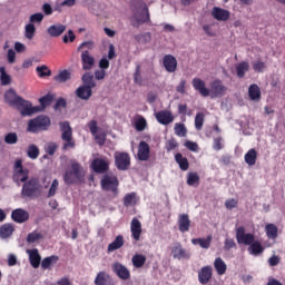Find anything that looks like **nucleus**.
Here are the masks:
<instances>
[{
	"label": "nucleus",
	"mask_w": 285,
	"mask_h": 285,
	"mask_svg": "<svg viewBox=\"0 0 285 285\" xmlns=\"http://www.w3.org/2000/svg\"><path fill=\"white\" fill-rule=\"evenodd\" d=\"M146 118H139L136 120V130H138V132L146 130Z\"/></svg>",
	"instance_id": "0e129e2a"
},
{
	"label": "nucleus",
	"mask_w": 285,
	"mask_h": 285,
	"mask_svg": "<svg viewBox=\"0 0 285 285\" xmlns=\"http://www.w3.org/2000/svg\"><path fill=\"white\" fill-rule=\"evenodd\" d=\"M95 140L99 146H104L106 144V134H99L95 132L94 134Z\"/></svg>",
	"instance_id": "e2e57ef3"
},
{
	"label": "nucleus",
	"mask_w": 285,
	"mask_h": 285,
	"mask_svg": "<svg viewBox=\"0 0 285 285\" xmlns=\"http://www.w3.org/2000/svg\"><path fill=\"white\" fill-rule=\"evenodd\" d=\"M185 146L188 148V150H191V153H197L199 150V145L191 140H187Z\"/></svg>",
	"instance_id": "338daca9"
},
{
	"label": "nucleus",
	"mask_w": 285,
	"mask_h": 285,
	"mask_svg": "<svg viewBox=\"0 0 285 285\" xmlns=\"http://www.w3.org/2000/svg\"><path fill=\"white\" fill-rule=\"evenodd\" d=\"M82 82L87 88H95V76H92L90 72H87L82 76Z\"/></svg>",
	"instance_id": "de8ad7c7"
},
{
	"label": "nucleus",
	"mask_w": 285,
	"mask_h": 285,
	"mask_svg": "<svg viewBox=\"0 0 285 285\" xmlns=\"http://www.w3.org/2000/svg\"><path fill=\"white\" fill-rule=\"evenodd\" d=\"M36 72L40 79H43L46 77H51L52 75V71L46 65L38 66L36 68Z\"/></svg>",
	"instance_id": "a19ab883"
},
{
	"label": "nucleus",
	"mask_w": 285,
	"mask_h": 285,
	"mask_svg": "<svg viewBox=\"0 0 285 285\" xmlns=\"http://www.w3.org/2000/svg\"><path fill=\"white\" fill-rule=\"evenodd\" d=\"M174 259H190V253L181 246V243H175L171 247Z\"/></svg>",
	"instance_id": "2eb2a0df"
},
{
	"label": "nucleus",
	"mask_w": 285,
	"mask_h": 285,
	"mask_svg": "<svg viewBox=\"0 0 285 285\" xmlns=\"http://www.w3.org/2000/svg\"><path fill=\"white\" fill-rule=\"evenodd\" d=\"M214 268L217 275H226L228 266L226 265V262H224L222 257H217L214 261Z\"/></svg>",
	"instance_id": "7c9ffc66"
},
{
	"label": "nucleus",
	"mask_w": 285,
	"mask_h": 285,
	"mask_svg": "<svg viewBox=\"0 0 285 285\" xmlns=\"http://www.w3.org/2000/svg\"><path fill=\"white\" fill-rule=\"evenodd\" d=\"M137 158L139 161H148L150 159V145L148 142L144 140L139 142Z\"/></svg>",
	"instance_id": "f3484780"
},
{
	"label": "nucleus",
	"mask_w": 285,
	"mask_h": 285,
	"mask_svg": "<svg viewBox=\"0 0 285 285\" xmlns=\"http://www.w3.org/2000/svg\"><path fill=\"white\" fill-rule=\"evenodd\" d=\"M224 250L228 252L232 250V248H237V243H235L234 238L226 237L224 242Z\"/></svg>",
	"instance_id": "6e6d98bb"
},
{
	"label": "nucleus",
	"mask_w": 285,
	"mask_h": 285,
	"mask_svg": "<svg viewBox=\"0 0 285 285\" xmlns=\"http://www.w3.org/2000/svg\"><path fill=\"white\" fill-rule=\"evenodd\" d=\"M12 179L17 186L26 184V181L30 179V169L23 168V161H21V159L14 161Z\"/></svg>",
	"instance_id": "39448f33"
},
{
	"label": "nucleus",
	"mask_w": 285,
	"mask_h": 285,
	"mask_svg": "<svg viewBox=\"0 0 285 285\" xmlns=\"http://www.w3.org/2000/svg\"><path fill=\"white\" fill-rule=\"evenodd\" d=\"M140 8H142L141 12L137 11L134 14L132 26L134 28H139L141 23H146V21H150V13L148 12V7L146 3L140 2Z\"/></svg>",
	"instance_id": "9d476101"
},
{
	"label": "nucleus",
	"mask_w": 285,
	"mask_h": 285,
	"mask_svg": "<svg viewBox=\"0 0 285 285\" xmlns=\"http://www.w3.org/2000/svg\"><path fill=\"white\" fill-rule=\"evenodd\" d=\"M40 239H43V235L37 230L29 233L27 236L28 244H35L40 242Z\"/></svg>",
	"instance_id": "c03bdc74"
},
{
	"label": "nucleus",
	"mask_w": 285,
	"mask_h": 285,
	"mask_svg": "<svg viewBox=\"0 0 285 285\" xmlns=\"http://www.w3.org/2000/svg\"><path fill=\"white\" fill-rule=\"evenodd\" d=\"M82 70H92L95 67V56L89 50H83L80 56Z\"/></svg>",
	"instance_id": "dca6fc26"
},
{
	"label": "nucleus",
	"mask_w": 285,
	"mask_h": 285,
	"mask_svg": "<svg viewBox=\"0 0 285 285\" xmlns=\"http://www.w3.org/2000/svg\"><path fill=\"white\" fill-rule=\"evenodd\" d=\"M14 233V226L12 224H3L0 227V238L8 239Z\"/></svg>",
	"instance_id": "72a5a7b5"
},
{
	"label": "nucleus",
	"mask_w": 285,
	"mask_h": 285,
	"mask_svg": "<svg viewBox=\"0 0 285 285\" xmlns=\"http://www.w3.org/2000/svg\"><path fill=\"white\" fill-rule=\"evenodd\" d=\"M4 101H7V104H9V106L17 107L19 105V101H21V97L19 95H17V91H14L13 89H9L4 94Z\"/></svg>",
	"instance_id": "b1692460"
},
{
	"label": "nucleus",
	"mask_w": 285,
	"mask_h": 285,
	"mask_svg": "<svg viewBox=\"0 0 285 285\" xmlns=\"http://www.w3.org/2000/svg\"><path fill=\"white\" fill-rule=\"evenodd\" d=\"M212 17L216 21H228V19H230V11L222 9L220 7H214L212 9Z\"/></svg>",
	"instance_id": "aec40b11"
},
{
	"label": "nucleus",
	"mask_w": 285,
	"mask_h": 285,
	"mask_svg": "<svg viewBox=\"0 0 285 285\" xmlns=\"http://www.w3.org/2000/svg\"><path fill=\"white\" fill-rule=\"evenodd\" d=\"M122 202H124V206H126V208H129V206H136L137 202H138L137 193L132 191V193L125 195Z\"/></svg>",
	"instance_id": "e433bc0d"
},
{
	"label": "nucleus",
	"mask_w": 285,
	"mask_h": 285,
	"mask_svg": "<svg viewBox=\"0 0 285 285\" xmlns=\"http://www.w3.org/2000/svg\"><path fill=\"white\" fill-rule=\"evenodd\" d=\"M71 73L68 70L60 71L57 76H55V81H59V83H66V81H70Z\"/></svg>",
	"instance_id": "37998d69"
},
{
	"label": "nucleus",
	"mask_w": 285,
	"mask_h": 285,
	"mask_svg": "<svg viewBox=\"0 0 285 285\" xmlns=\"http://www.w3.org/2000/svg\"><path fill=\"white\" fill-rule=\"evenodd\" d=\"M210 279H213V266L206 265L198 271V282L206 285Z\"/></svg>",
	"instance_id": "4468645a"
},
{
	"label": "nucleus",
	"mask_w": 285,
	"mask_h": 285,
	"mask_svg": "<svg viewBox=\"0 0 285 285\" xmlns=\"http://www.w3.org/2000/svg\"><path fill=\"white\" fill-rule=\"evenodd\" d=\"M29 159H37L39 157V147L37 145H30L27 149Z\"/></svg>",
	"instance_id": "09e8293b"
},
{
	"label": "nucleus",
	"mask_w": 285,
	"mask_h": 285,
	"mask_svg": "<svg viewBox=\"0 0 285 285\" xmlns=\"http://www.w3.org/2000/svg\"><path fill=\"white\" fill-rule=\"evenodd\" d=\"M248 97L252 101H259L262 99V90L257 85H250L248 88Z\"/></svg>",
	"instance_id": "cd10ccee"
},
{
	"label": "nucleus",
	"mask_w": 285,
	"mask_h": 285,
	"mask_svg": "<svg viewBox=\"0 0 285 285\" xmlns=\"http://www.w3.org/2000/svg\"><path fill=\"white\" fill-rule=\"evenodd\" d=\"M131 264L134 268H142L144 264H146V256L142 254H135L131 258Z\"/></svg>",
	"instance_id": "4c0bfd02"
},
{
	"label": "nucleus",
	"mask_w": 285,
	"mask_h": 285,
	"mask_svg": "<svg viewBox=\"0 0 285 285\" xmlns=\"http://www.w3.org/2000/svg\"><path fill=\"white\" fill-rule=\"evenodd\" d=\"M114 158L118 170H128L130 168V155L128 153L116 151Z\"/></svg>",
	"instance_id": "1a4fd4ad"
},
{
	"label": "nucleus",
	"mask_w": 285,
	"mask_h": 285,
	"mask_svg": "<svg viewBox=\"0 0 285 285\" xmlns=\"http://www.w3.org/2000/svg\"><path fill=\"white\" fill-rule=\"evenodd\" d=\"M224 138L222 136L214 137L213 149L216 151L224 150Z\"/></svg>",
	"instance_id": "3c124183"
},
{
	"label": "nucleus",
	"mask_w": 285,
	"mask_h": 285,
	"mask_svg": "<svg viewBox=\"0 0 285 285\" xmlns=\"http://www.w3.org/2000/svg\"><path fill=\"white\" fill-rule=\"evenodd\" d=\"M58 262H59V256L51 255V256L45 257L41 262V268L43 271H48L51 268V266H55V264H57Z\"/></svg>",
	"instance_id": "473e14b6"
},
{
	"label": "nucleus",
	"mask_w": 285,
	"mask_h": 285,
	"mask_svg": "<svg viewBox=\"0 0 285 285\" xmlns=\"http://www.w3.org/2000/svg\"><path fill=\"white\" fill-rule=\"evenodd\" d=\"M29 21H30L29 23H32V24L41 23V21H43V13L38 12V13L31 14L29 18Z\"/></svg>",
	"instance_id": "bf43d9fd"
},
{
	"label": "nucleus",
	"mask_w": 285,
	"mask_h": 285,
	"mask_svg": "<svg viewBox=\"0 0 285 285\" xmlns=\"http://www.w3.org/2000/svg\"><path fill=\"white\" fill-rule=\"evenodd\" d=\"M0 81L2 86H9L11 78L10 75L6 73V67H0Z\"/></svg>",
	"instance_id": "864d4df0"
},
{
	"label": "nucleus",
	"mask_w": 285,
	"mask_h": 285,
	"mask_svg": "<svg viewBox=\"0 0 285 285\" xmlns=\"http://www.w3.org/2000/svg\"><path fill=\"white\" fill-rule=\"evenodd\" d=\"M163 66L167 72L177 71V58L173 55H166L163 58Z\"/></svg>",
	"instance_id": "6ab92c4d"
},
{
	"label": "nucleus",
	"mask_w": 285,
	"mask_h": 285,
	"mask_svg": "<svg viewBox=\"0 0 285 285\" xmlns=\"http://www.w3.org/2000/svg\"><path fill=\"white\" fill-rule=\"evenodd\" d=\"M57 190H59V180L53 179L47 194V197H55L57 195Z\"/></svg>",
	"instance_id": "4d7b16f0"
},
{
	"label": "nucleus",
	"mask_w": 285,
	"mask_h": 285,
	"mask_svg": "<svg viewBox=\"0 0 285 285\" xmlns=\"http://www.w3.org/2000/svg\"><path fill=\"white\" fill-rule=\"evenodd\" d=\"M213 243V236H207L206 238H193L191 244L194 246H200V248L208 249Z\"/></svg>",
	"instance_id": "2f4dec72"
},
{
	"label": "nucleus",
	"mask_w": 285,
	"mask_h": 285,
	"mask_svg": "<svg viewBox=\"0 0 285 285\" xmlns=\"http://www.w3.org/2000/svg\"><path fill=\"white\" fill-rule=\"evenodd\" d=\"M250 70V65L247 61H242L236 65V75L238 79H244L246 72Z\"/></svg>",
	"instance_id": "c85d7f7f"
},
{
	"label": "nucleus",
	"mask_w": 285,
	"mask_h": 285,
	"mask_svg": "<svg viewBox=\"0 0 285 285\" xmlns=\"http://www.w3.org/2000/svg\"><path fill=\"white\" fill-rule=\"evenodd\" d=\"M187 185L188 186H199V175L197 173H189L187 175Z\"/></svg>",
	"instance_id": "49530a36"
},
{
	"label": "nucleus",
	"mask_w": 285,
	"mask_h": 285,
	"mask_svg": "<svg viewBox=\"0 0 285 285\" xmlns=\"http://www.w3.org/2000/svg\"><path fill=\"white\" fill-rule=\"evenodd\" d=\"M50 118L48 116H38L28 122V132H41V130H48L50 128Z\"/></svg>",
	"instance_id": "423d86ee"
},
{
	"label": "nucleus",
	"mask_w": 285,
	"mask_h": 285,
	"mask_svg": "<svg viewBox=\"0 0 285 285\" xmlns=\"http://www.w3.org/2000/svg\"><path fill=\"white\" fill-rule=\"evenodd\" d=\"M236 240L237 244H243V246H249L248 253L249 255H262L264 253V246L259 240H255V234L246 233V228L244 226H239L236 228Z\"/></svg>",
	"instance_id": "f03ea898"
},
{
	"label": "nucleus",
	"mask_w": 285,
	"mask_h": 285,
	"mask_svg": "<svg viewBox=\"0 0 285 285\" xmlns=\"http://www.w3.org/2000/svg\"><path fill=\"white\" fill-rule=\"evenodd\" d=\"M53 100L55 96H52L51 94H47L46 96L39 99V102L40 106H42L43 108H48V106H50V104H52Z\"/></svg>",
	"instance_id": "8fccbe9b"
},
{
	"label": "nucleus",
	"mask_w": 285,
	"mask_h": 285,
	"mask_svg": "<svg viewBox=\"0 0 285 285\" xmlns=\"http://www.w3.org/2000/svg\"><path fill=\"white\" fill-rule=\"evenodd\" d=\"M61 139L65 141L62 149L68 150L70 148H75V139H72V127H70V122L61 121L59 122Z\"/></svg>",
	"instance_id": "6e6552de"
},
{
	"label": "nucleus",
	"mask_w": 285,
	"mask_h": 285,
	"mask_svg": "<svg viewBox=\"0 0 285 285\" xmlns=\"http://www.w3.org/2000/svg\"><path fill=\"white\" fill-rule=\"evenodd\" d=\"M36 35H37V27H35V24L29 22L28 24L24 26L26 39H28L29 41H32Z\"/></svg>",
	"instance_id": "58836bf2"
},
{
	"label": "nucleus",
	"mask_w": 285,
	"mask_h": 285,
	"mask_svg": "<svg viewBox=\"0 0 285 285\" xmlns=\"http://www.w3.org/2000/svg\"><path fill=\"white\" fill-rule=\"evenodd\" d=\"M191 83L193 88L196 89L202 97H212V99L224 97L226 95V90H228V88L224 86V82H222L219 79L212 82L210 89L206 88V81L202 80L200 78H194Z\"/></svg>",
	"instance_id": "f257e3e1"
},
{
	"label": "nucleus",
	"mask_w": 285,
	"mask_h": 285,
	"mask_svg": "<svg viewBox=\"0 0 285 285\" xmlns=\"http://www.w3.org/2000/svg\"><path fill=\"white\" fill-rule=\"evenodd\" d=\"M244 159H245V164H247V166H255V164H257V150L249 149L245 154Z\"/></svg>",
	"instance_id": "c9c22d12"
},
{
	"label": "nucleus",
	"mask_w": 285,
	"mask_h": 285,
	"mask_svg": "<svg viewBox=\"0 0 285 285\" xmlns=\"http://www.w3.org/2000/svg\"><path fill=\"white\" fill-rule=\"evenodd\" d=\"M46 153H47V155H50V156L55 155V153H57V144L49 142L47 145Z\"/></svg>",
	"instance_id": "774afa93"
},
{
	"label": "nucleus",
	"mask_w": 285,
	"mask_h": 285,
	"mask_svg": "<svg viewBox=\"0 0 285 285\" xmlns=\"http://www.w3.org/2000/svg\"><path fill=\"white\" fill-rule=\"evenodd\" d=\"M101 189L106 193H112L114 197L119 195V179L112 174H106L100 180Z\"/></svg>",
	"instance_id": "20e7f679"
},
{
	"label": "nucleus",
	"mask_w": 285,
	"mask_h": 285,
	"mask_svg": "<svg viewBox=\"0 0 285 285\" xmlns=\"http://www.w3.org/2000/svg\"><path fill=\"white\" fill-rule=\"evenodd\" d=\"M265 233L268 239H277V226L275 224H267L265 226Z\"/></svg>",
	"instance_id": "79ce46f5"
},
{
	"label": "nucleus",
	"mask_w": 285,
	"mask_h": 285,
	"mask_svg": "<svg viewBox=\"0 0 285 285\" xmlns=\"http://www.w3.org/2000/svg\"><path fill=\"white\" fill-rule=\"evenodd\" d=\"M83 177V167L77 161L71 163V169L67 170L63 175V181L67 186L81 181Z\"/></svg>",
	"instance_id": "7ed1b4c3"
},
{
	"label": "nucleus",
	"mask_w": 285,
	"mask_h": 285,
	"mask_svg": "<svg viewBox=\"0 0 285 285\" xmlns=\"http://www.w3.org/2000/svg\"><path fill=\"white\" fill-rule=\"evenodd\" d=\"M178 228L180 233H188V230H190V218L188 217V214L179 215Z\"/></svg>",
	"instance_id": "a878e982"
},
{
	"label": "nucleus",
	"mask_w": 285,
	"mask_h": 285,
	"mask_svg": "<svg viewBox=\"0 0 285 285\" xmlns=\"http://www.w3.org/2000/svg\"><path fill=\"white\" fill-rule=\"evenodd\" d=\"M165 148L167 153H170L177 148H179V142L175 138H170L169 140L166 141Z\"/></svg>",
	"instance_id": "5fc2aeb1"
},
{
	"label": "nucleus",
	"mask_w": 285,
	"mask_h": 285,
	"mask_svg": "<svg viewBox=\"0 0 285 285\" xmlns=\"http://www.w3.org/2000/svg\"><path fill=\"white\" fill-rule=\"evenodd\" d=\"M174 132L177 135V137H186L188 129H186V125L177 122L174 126Z\"/></svg>",
	"instance_id": "a18cd8bd"
},
{
	"label": "nucleus",
	"mask_w": 285,
	"mask_h": 285,
	"mask_svg": "<svg viewBox=\"0 0 285 285\" xmlns=\"http://www.w3.org/2000/svg\"><path fill=\"white\" fill-rule=\"evenodd\" d=\"M134 81L135 83H138L139 86H141V66L137 65L136 66V70H135V73H134Z\"/></svg>",
	"instance_id": "052dcab7"
},
{
	"label": "nucleus",
	"mask_w": 285,
	"mask_h": 285,
	"mask_svg": "<svg viewBox=\"0 0 285 285\" xmlns=\"http://www.w3.org/2000/svg\"><path fill=\"white\" fill-rule=\"evenodd\" d=\"M22 197H37L41 195V184L39 178L31 177L29 180L24 181L21 190Z\"/></svg>",
	"instance_id": "0eeeda50"
},
{
	"label": "nucleus",
	"mask_w": 285,
	"mask_h": 285,
	"mask_svg": "<svg viewBox=\"0 0 285 285\" xmlns=\"http://www.w3.org/2000/svg\"><path fill=\"white\" fill-rule=\"evenodd\" d=\"M130 233L135 242H139V239H141V222L136 217L131 219Z\"/></svg>",
	"instance_id": "412c9836"
},
{
	"label": "nucleus",
	"mask_w": 285,
	"mask_h": 285,
	"mask_svg": "<svg viewBox=\"0 0 285 285\" xmlns=\"http://www.w3.org/2000/svg\"><path fill=\"white\" fill-rule=\"evenodd\" d=\"M124 244H125L124 236L118 235V236H116L114 242H111L108 245L107 250H108V253H115V250H119V248H121L124 246Z\"/></svg>",
	"instance_id": "bb28decb"
},
{
	"label": "nucleus",
	"mask_w": 285,
	"mask_h": 285,
	"mask_svg": "<svg viewBox=\"0 0 285 285\" xmlns=\"http://www.w3.org/2000/svg\"><path fill=\"white\" fill-rule=\"evenodd\" d=\"M155 117L158 124H161V126H168V124H173V121H175V117H173V112L168 110H160L156 112Z\"/></svg>",
	"instance_id": "a211bd4d"
},
{
	"label": "nucleus",
	"mask_w": 285,
	"mask_h": 285,
	"mask_svg": "<svg viewBox=\"0 0 285 285\" xmlns=\"http://www.w3.org/2000/svg\"><path fill=\"white\" fill-rule=\"evenodd\" d=\"M110 281V275L106 272H99L95 278L96 285H108V282Z\"/></svg>",
	"instance_id": "ea45409f"
},
{
	"label": "nucleus",
	"mask_w": 285,
	"mask_h": 285,
	"mask_svg": "<svg viewBox=\"0 0 285 285\" xmlns=\"http://www.w3.org/2000/svg\"><path fill=\"white\" fill-rule=\"evenodd\" d=\"M195 128L196 130H202L204 128V114L198 112L195 117Z\"/></svg>",
	"instance_id": "13d9d810"
},
{
	"label": "nucleus",
	"mask_w": 285,
	"mask_h": 285,
	"mask_svg": "<svg viewBox=\"0 0 285 285\" xmlns=\"http://www.w3.org/2000/svg\"><path fill=\"white\" fill-rule=\"evenodd\" d=\"M19 141V136H17V132H9L4 136V142H7L9 146H12Z\"/></svg>",
	"instance_id": "603ef678"
},
{
	"label": "nucleus",
	"mask_w": 285,
	"mask_h": 285,
	"mask_svg": "<svg viewBox=\"0 0 285 285\" xmlns=\"http://www.w3.org/2000/svg\"><path fill=\"white\" fill-rule=\"evenodd\" d=\"M11 219H13L16 224H23L30 219V214L24 209L18 208L11 213Z\"/></svg>",
	"instance_id": "4be33fe9"
},
{
	"label": "nucleus",
	"mask_w": 285,
	"mask_h": 285,
	"mask_svg": "<svg viewBox=\"0 0 285 285\" xmlns=\"http://www.w3.org/2000/svg\"><path fill=\"white\" fill-rule=\"evenodd\" d=\"M91 168L94 173L104 175V173H108V169L110 168V159L106 157L95 158L91 163Z\"/></svg>",
	"instance_id": "9b49d317"
},
{
	"label": "nucleus",
	"mask_w": 285,
	"mask_h": 285,
	"mask_svg": "<svg viewBox=\"0 0 285 285\" xmlns=\"http://www.w3.org/2000/svg\"><path fill=\"white\" fill-rule=\"evenodd\" d=\"M27 255H29V263L32 268H39L41 266V255L39 254V249H27Z\"/></svg>",
	"instance_id": "5701e85b"
},
{
	"label": "nucleus",
	"mask_w": 285,
	"mask_h": 285,
	"mask_svg": "<svg viewBox=\"0 0 285 285\" xmlns=\"http://www.w3.org/2000/svg\"><path fill=\"white\" fill-rule=\"evenodd\" d=\"M16 108L20 110V115H22V117H30V115H35V112H39V107H32V102L23 98H20Z\"/></svg>",
	"instance_id": "f8f14e48"
},
{
	"label": "nucleus",
	"mask_w": 285,
	"mask_h": 285,
	"mask_svg": "<svg viewBox=\"0 0 285 285\" xmlns=\"http://www.w3.org/2000/svg\"><path fill=\"white\" fill-rule=\"evenodd\" d=\"M253 69L255 70V72H264V70L266 69V63L262 61L253 62Z\"/></svg>",
	"instance_id": "69168bd1"
},
{
	"label": "nucleus",
	"mask_w": 285,
	"mask_h": 285,
	"mask_svg": "<svg viewBox=\"0 0 285 285\" xmlns=\"http://www.w3.org/2000/svg\"><path fill=\"white\" fill-rule=\"evenodd\" d=\"M175 161L176 164H178L180 170L186 171L190 167V164L188 163V158L184 157V155L179 153L175 155Z\"/></svg>",
	"instance_id": "f704fd0d"
},
{
	"label": "nucleus",
	"mask_w": 285,
	"mask_h": 285,
	"mask_svg": "<svg viewBox=\"0 0 285 285\" xmlns=\"http://www.w3.org/2000/svg\"><path fill=\"white\" fill-rule=\"evenodd\" d=\"M47 32L50 37H61L66 32V24L57 23L48 27Z\"/></svg>",
	"instance_id": "393cba45"
},
{
	"label": "nucleus",
	"mask_w": 285,
	"mask_h": 285,
	"mask_svg": "<svg viewBox=\"0 0 285 285\" xmlns=\"http://www.w3.org/2000/svg\"><path fill=\"white\" fill-rule=\"evenodd\" d=\"M77 39V36H75V32L72 30L68 31V35H65L62 37L63 43H72Z\"/></svg>",
	"instance_id": "680f3d73"
},
{
	"label": "nucleus",
	"mask_w": 285,
	"mask_h": 285,
	"mask_svg": "<svg viewBox=\"0 0 285 285\" xmlns=\"http://www.w3.org/2000/svg\"><path fill=\"white\" fill-rule=\"evenodd\" d=\"M111 268L119 279H122L124 282L130 279V269H128L126 265L116 262L112 264Z\"/></svg>",
	"instance_id": "ddd939ff"
},
{
	"label": "nucleus",
	"mask_w": 285,
	"mask_h": 285,
	"mask_svg": "<svg viewBox=\"0 0 285 285\" xmlns=\"http://www.w3.org/2000/svg\"><path fill=\"white\" fill-rule=\"evenodd\" d=\"M76 95L79 99H83L85 101H87V99L89 97H92V88L87 87V86H80L77 90H76Z\"/></svg>",
	"instance_id": "c756f323"
}]
</instances>
